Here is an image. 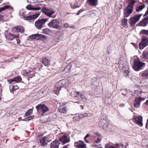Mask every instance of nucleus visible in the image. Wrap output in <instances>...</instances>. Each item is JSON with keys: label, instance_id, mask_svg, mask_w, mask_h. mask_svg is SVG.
<instances>
[{"label": "nucleus", "instance_id": "ddd939ff", "mask_svg": "<svg viewBox=\"0 0 148 148\" xmlns=\"http://www.w3.org/2000/svg\"><path fill=\"white\" fill-rule=\"evenodd\" d=\"M59 140L62 143L63 145H64L70 141L69 138L65 135L60 137Z\"/></svg>", "mask_w": 148, "mask_h": 148}, {"label": "nucleus", "instance_id": "69168bd1", "mask_svg": "<svg viewBox=\"0 0 148 148\" xmlns=\"http://www.w3.org/2000/svg\"><path fill=\"white\" fill-rule=\"evenodd\" d=\"M79 107H80V108H81L82 110H83L84 109V107L82 105H80V106H79Z\"/></svg>", "mask_w": 148, "mask_h": 148}, {"label": "nucleus", "instance_id": "e433bc0d", "mask_svg": "<svg viewBox=\"0 0 148 148\" xmlns=\"http://www.w3.org/2000/svg\"><path fill=\"white\" fill-rule=\"evenodd\" d=\"M127 20L126 18H123L121 22L123 26H125L127 25Z\"/></svg>", "mask_w": 148, "mask_h": 148}, {"label": "nucleus", "instance_id": "4c0bfd02", "mask_svg": "<svg viewBox=\"0 0 148 148\" xmlns=\"http://www.w3.org/2000/svg\"><path fill=\"white\" fill-rule=\"evenodd\" d=\"M140 33L148 36V30H142L140 31Z\"/></svg>", "mask_w": 148, "mask_h": 148}, {"label": "nucleus", "instance_id": "e2e57ef3", "mask_svg": "<svg viewBox=\"0 0 148 148\" xmlns=\"http://www.w3.org/2000/svg\"><path fill=\"white\" fill-rule=\"evenodd\" d=\"M82 11L81 10H79L78 11V13H77V15H79L80 13L82 12Z\"/></svg>", "mask_w": 148, "mask_h": 148}, {"label": "nucleus", "instance_id": "c85d7f7f", "mask_svg": "<svg viewBox=\"0 0 148 148\" xmlns=\"http://www.w3.org/2000/svg\"><path fill=\"white\" fill-rule=\"evenodd\" d=\"M135 2V0H130L129 5L127 6L128 7H129L130 8L132 9Z\"/></svg>", "mask_w": 148, "mask_h": 148}, {"label": "nucleus", "instance_id": "8fccbe9b", "mask_svg": "<svg viewBox=\"0 0 148 148\" xmlns=\"http://www.w3.org/2000/svg\"><path fill=\"white\" fill-rule=\"evenodd\" d=\"M129 73V71L127 70H126L124 71V75L126 77H127L128 76V74Z\"/></svg>", "mask_w": 148, "mask_h": 148}, {"label": "nucleus", "instance_id": "ea45409f", "mask_svg": "<svg viewBox=\"0 0 148 148\" xmlns=\"http://www.w3.org/2000/svg\"><path fill=\"white\" fill-rule=\"evenodd\" d=\"M32 112V109H29L27 110L25 113V115L26 116H27L29 115Z\"/></svg>", "mask_w": 148, "mask_h": 148}, {"label": "nucleus", "instance_id": "a18cd8bd", "mask_svg": "<svg viewBox=\"0 0 148 148\" xmlns=\"http://www.w3.org/2000/svg\"><path fill=\"white\" fill-rule=\"evenodd\" d=\"M14 44L15 45H16V44H19L20 43V40L18 38H17L14 41Z\"/></svg>", "mask_w": 148, "mask_h": 148}, {"label": "nucleus", "instance_id": "58836bf2", "mask_svg": "<svg viewBox=\"0 0 148 148\" xmlns=\"http://www.w3.org/2000/svg\"><path fill=\"white\" fill-rule=\"evenodd\" d=\"M6 17V15H0V20L2 21H5L7 19L5 18V17Z\"/></svg>", "mask_w": 148, "mask_h": 148}, {"label": "nucleus", "instance_id": "0e129e2a", "mask_svg": "<svg viewBox=\"0 0 148 148\" xmlns=\"http://www.w3.org/2000/svg\"><path fill=\"white\" fill-rule=\"evenodd\" d=\"M70 5L71 6V8L73 9H74V5L73 4H71Z\"/></svg>", "mask_w": 148, "mask_h": 148}, {"label": "nucleus", "instance_id": "2eb2a0df", "mask_svg": "<svg viewBox=\"0 0 148 148\" xmlns=\"http://www.w3.org/2000/svg\"><path fill=\"white\" fill-rule=\"evenodd\" d=\"M132 12V9L127 7L124 10V16L125 17H128Z\"/></svg>", "mask_w": 148, "mask_h": 148}, {"label": "nucleus", "instance_id": "79ce46f5", "mask_svg": "<svg viewBox=\"0 0 148 148\" xmlns=\"http://www.w3.org/2000/svg\"><path fill=\"white\" fill-rule=\"evenodd\" d=\"M82 94L79 92H77L75 93V97L80 98Z\"/></svg>", "mask_w": 148, "mask_h": 148}, {"label": "nucleus", "instance_id": "680f3d73", "mask_svg": "<svg viewBox=\"0 0 148 148\" xmlns=\"http://www.w3.org/2000/svg\"><path fill=\"white\" fill-rule=\"evenodd\" d=\"M79 116V117L80 119L81 118H84L83 117V114H81Z\"/></svg>", "mask_w": 148, "mask_h": 148}, {"label": "nucleus", "instance_id": "338daca9", "mask_svg": "<svg viewBox=\"0 0 148 148\" xmlns=\"http://www.w3.org/2000/svg\"><path fill=\"white\" fill-rule=\"evenodd\" d=\"M145 104L146 105L148 106V100H147L146 102L145 103Z\"/></svg>", "mask_w": 148, "mask_h": 148}, {"label": "nucleus", "instance_id": "864d4df0", "mask_svg": "<svg viewBox=\"0 0 148 148\" xmlns=\"http://www.w3.org/2000/svg\"><path fill=\"white\" fill-rule=\"evenodd\" d=\"M34 117V116H29L27 118V120L28 121L30 120L31 119H32Z\"/></svg>", "mask_w": 148, "mask_h": 148}, {"label": "nucleus", "instance_id": "774afa93", "mask_svg": "<svg viewBox=\"0 0 148 148\" xmlns=\"http://www.w3.org/2000/svg\"><path fill=\"white\" fill-rule=\"evenodd\" d=\"M61 148H68L67 146L66 145H65V146H63Z\"/></svg>", "mask_w": 148, "mask_h": 148}, {"label": "nucleus", "instance_id": "6ab92c4d", "mask_svg": "<svg viewBox=\"0 0 148 148\" xmlns=\"http://www.w3.org/2000/svg\"><path fill=\"white\" fill-rule=\"evenodd\" d=\"M148 23V16L144 18L142 21L139 23V25L140 26L145 27L146 26Z\"/></svg>", "mask_w": 148, "mask_h": 148}, {"label": "nucleus", "instance_id": "bf43d9fd", "mask_svg": "<svg viewBox=\"0 0 148 148\" xmlns=\"http://www.w3.org/2000/svg\"><path fill=\"white\" fill-rule=\"evenodd\" d=\"M147 15H148V8H147V11L146 12L145 14L143 16H145Z\"/></svg>", "mask_w": 148, "mask_h": 148}, {"label": "nucleus", "instance_id": "f704fd0d", "mask_svg": "<svg viewBox=\"0 0 148 148\" xmlns=\"http://www.w3.org/2000/svg\"><path fill=\"white\" fill-rule=\"evenodd\" d=\"M119 67L120 69H123L124 67L123 61L122 60H120L119 62Z\"/></svg>", "mask_w": 148, "mask_h": 148}, {"label": "nucleus", "instance_id": "7ed1b4c3", "mask_svg": "<svg viewBox=\"0 0 148 148\" xmlns=\"http://www.w3.org/2000/svg\"><path fill=\"white\" fill-rule=\"evenodd\" d=\"M48 21V19L43 18L39 19L35 23V27L39 29H41L45 26L46 23Z\"/></svg>", "mask_w": 148, "mask_h": 148}, {"label": "nucleus", "instance_id": "5fc2aeb1", "mask_svg": "<svg viewBox=\"0 0 148 148\" xmlns=\"http://www.w3.org/2000/svg\"><path fill=\"white\" fill-rule=\"evenodd\" d=\"M69 92V93L70 92V95L71 96L73 95V94L74 93V91H73V90H70Z\"/></svg>", "mask_w": 148, "mask_h": 148}, {"label": "nucleus", "instance_id": "a878e982", "mask_svg": "<svg viewBox=\"0 0 148 148\" xmlns=\"http://www.w3.org/2000/svg\"><path fill=\"white\" fill-rule=\"evenodd\" d=\"M140 103L138 99V98L136 97L134 102V107L137 108L139 107L140 105Z\"/></svg>", "mask_w": 148, "mask_h": 148}, {"label": "nucleus", "instance_id": "b1692460", "mask_svg": "<svg viewBox=\"0 0 148 148\" xmlns=\"http://www.w3.org/2000/svg\"><path fill=\"white\" fill-rule=\"evenodd\" d=\"M40 62L45 66H48L50 64L49 61L46 58H43L41 59Z\"/></svg>", "mask_w": 148, "mask_h": 148}, {"label": "nucleus", "instance_id": "c756f323", "mask_svg": "<svg viewBox=\"0 0 148 148\" xmlns=\"http://www.w3.org/2000/svg\"><path fill=\"white\" fill-rule=\"evenodd\" d=\"M18 87L16 85L14 86L12 85L10 86V89L11 92H13L15 90L18 89Z\"/></svg>", "mask_w": 148, "mask_h": 148}, {"label": "nucleus", "instance_id": "f8f14e48", "mask_svg": "<svg viewBox=\"0 0 148 148\" xmlns=\"http://www.w3.org/2000/svg\"><path fill=\"white\" fill-rule=\"evenodd\" d=\"M75 146L77 148H88L86 147V145L81 140L75 142Z\"/></svg>", "mask_w": 148, "mask_h": 148}, {"label": "nucleus", "instance_id": "4d7b16f0", "mask_svg": "<svg viewBox=\"0 0 148 148\" xmlns=\"http://www.w3.org/2000/svg\"><path fill=\"white\" fill-rule=\"evenodd\" d=\"M90 12L91 14L92 13V14H95L97 12V11H96V10H93L91 11Z\"/></svg>", "mask_w": 148, "mask_h": 148}, {"label": "nucleus", "instance_id": "37998d69", "mask_svg": "<svg viewBox=\"0 0 148 148\" xmlns=\"http://www.w3.org/2000/svg\"><path fill=\"white\" fill-rule=\"evenodd\" d=\"M31 5L29 4L26 7V8L28 10H33V7Z\"/></svg>", "mask_w": 148, "mask_h": 148}, {"label": "nucleus", "instance_id": "473e14b6", "mask_svg": "<svg viewBox=\"0 0 148 148\" xmlns=\"http://www.w3.org/2000/svg\"><path fill=\"white\" fill-rule=\"evenodd\" d=\"M36 34L32 35V36H30L29 37V40H37V36L36 35Z\"/></svg>", "mask_w": 148, "mask_h": 148}, {"label": "nucleus", "instance_id": "a19ab883", "mask_svg": "<svg viewBox=\"0 0 148 148\" xmlns=\"http://www.w3.org/2000/svg\"><path fill=\"white\" fill-rule=\"evenodd\" d=\"M10 8L9 5L5 6L2 8H0V12L2 11L5 10L6 9H8Z\"/></svg>", "mask_w": 148, "mask_h": 148}, {"label": "nucleus", "instance_id": "72a5a7b5", "mask_svg": "<svg viewBox=\"0 0 148 148\" xmlns=\"http://www.w3.org/2000/svg\"><path fill=\"white\" fill-rule=\"evenodd\" d=\"M13 80L14 82H19L21 81L22 79L21 77L18 76L14 78Z\"/></svg>", "mask_w": 148, "mask_h": 148}, {"label": "nucleus", "instance_id": "603ef678", "mask_svg": "<svg viewBox=\"0 0 148 148\" xmlns=\"http://www.w3.org/2000/svg\"><path fill=\"white\" fill-rule=\"evenodd\" d=\"M80 120L79 116H75V121H79Z\"/></svg>", "mask_w": 148, "mask_h": 148}, {"label": "nucleus", "instance_id": "49530a36", "mask_svg": "<svg viewBox=\"0 0 148 148\" xmlns=\"http://www.w3.org/2000/svg\"><path fill=\"white\" fill-rule=\"evenodd\" d=\"M90 136V135L89 134H87L86 135V136H85V137L84 138V140L86 143H89V142L88 140H87L86 138Z\"/></svg>", "mask_w": 148, "mask_h": 148}, {"label": "nucleus", "instance_id": "13d9d810", "mask_svg": "<svg viewBox=\"0 0 148 148\" xmlns=\"http://www.w3.org/2000/svg\"><path fill=\"white\" fill-rule=\"evenodd\" d=\"M13 82H14V81L13 80V78L11 79H10L8 80V82L10 84L12 83Z\"/></svg>", "mask_w": 148, "mask_h": 148}, {"label": "nucleus", "instance_id": "1a4fd4ad", "mask_svg": "<svg viewBox=\"0 0 148 148\" xmlns=\"http://www.w3.org/2000/svg\"><path fill=\"white\" fill-rule=\"evenodd\" d=\"M148 45V38L146 37H144L140 43L139 44V48L143 49V48Z\"/></svg>", "mask_w": 148, "mask_h": 148}, {"label": "nucleus", "instance_id": "aec40b11", "mask_svg": "<svg viewBox=\"0 0 148 148\" xmlns=\"http://www.w3.org/2000/svg\"><path fill=\"white\" fill-rule=\"evenodd\" d=\"M6 38L8 40H12L14 38H16L17 35H13L10 33H8L5 36Z\"/></svg>", "mask_w": 148, "mask_h": 148}, {"label": "nucleus", "instance_id": "412c9836", "mask_svg": "<svg viewBox=\"0 0 148 148\" xmlns=\"http://www.w3.org/2000/svg\"><path fill=\"white\" fill-rule=\"evenodd\" d=\"M142 78L144 79H148V70H146L140 73Z\"/></svg>", "mask_w": 148, "mask_h": 148}, {"label": "nucleus", "instance_id": "c03bdc74", "mask_svg": "<svg viewBox=\"0 0 148 148\" xmlns=\"http://www.w3.org/2000/svg\"><path fill=\"white\" fill-rule=\"evenodd\" d=\"M80 98L82 99V100L84 101H86L87 99L85 97V96L82 94V95H81V97Z\"/></svg>", "mask_w": 148, "mask_h": 148}, {"label": "nucleus", "instance_id": "052dcab7", "mask_svg": "<svg viewBox=\"0 0 148 148\" xmlns=\"http://www.w3.org/2000/svg\"><path fill=\"white\" fill-rule=\"evenodd\" d=\"M69 26L68 23H66L64 25V27H67Z\"/></svg>", "mask_w": 148, "mask_h": 148}, {"label": "nucleus", "instance_id": "de8ad7c7", "mask_svg": "<svg viewBox=\"0 0 148 148\" xmlns=\"http://www.w3.org/2000/svg\"><path fill=\"white\" fill-rule=\"evenodd\" d=\"M138 98L139 101L141 103V102L145 100L146 98L145 97H137Z\"/></svg>", "mask_w": 148, "mask_h": 148}, {"label": "nucleus", "instance_id": "9d476101", "mask_svg": "<svg viewBox=\"0 0 148 148\" xmlns=\"http://www.w3.org/2000/svg\"><path fill=\"white\" fill-rule=\"evenodd\" d=\"M133 121L136 123L140 126H142L143 125L142 122L143 118L142 116H134L133 118Z\"/></svg>", "mask_w": 148, "mask_h": 148}, {"label": "nucleus", "instance_id": "c9c22d12", "mask_svg": "<svg viewBox=\"0 0 148 148\" xmlns=\"http://www.w3.org/2000/svg\"><path fill=\"white\" fill-rule=\"evenodd\" d=\"M102 136L98 137L97 140H95L94 142L93 143H99L101 142V139H102Z\"/></svg>", "mask_w": 148, "mask_h": 148}, {"label": "nucleus", "instance_id": "0eeeda50", "mask_svg": "<svg viewBox=\"0 0 148 148\" xmlns=\"http://www.w3.org/2000/svg\"><path fill=\"white\" fill-rule=\"evenodd\" d=\"M99 125L103 129H106L108 126V119L104 118L100 119L99 123Z\"/></svg>", "mask_w": 148, "mask_h": 148}, {"label": "nucleus", "instance_id": "5701e85b", "mask_svg": "<svg viewBox=\"0 0 148 148\" xmlns=\"http://www.w3.org/2000/svg\"><path fill=\"white\" fill-rule=\"evenodd\" d=\"M36 35L37 36V40H41L42 41H44L47 39V36L42 34H37Z\"/></svg>", "mask_w": 148, "mask_h": 148}, {"label": "nucleus", "instance_id": "f03ea898", "mask_svg": "<svg viewBox=\"0 0 148 148\" xmlns=\"http://www.w3.org/2000/svg\"><path fill=\"white\" fill-rule=\"evenodd\" d=\"M69 84L68 80L63 79L57 83L54 88V92L57 95H58L60 90V88L66 87Z\"/></svg>", "mask_w": 148, "mask_h": 148}, {"label": "nucleus", "instance_id": "6e6d98bb", "mask_svg": "<svg viewBox=\"0 0 148 148\" xmlns=\"http://www.w3.org/2000/svg\"><path fill=\"white\" fill-rule=\"evenodd\" d=\"M83 114L84 117H87L88 115V114L87 113H84V114Z\"/></svg>", "mask_w": 148, "mask_h": 148}, {"label": "nucleus", "instance_id": "f257e3e1", "mask_svg": "<svg viewBox=\"0 0 148 148\" xmlns=\"http://www.w3.org/2000/svg\"><path fill=\"white\" fill-rule=\"evenodd\" d=\"M40 10H41L43 13L49 17L54 18L56 16V15H52L53 14L55 13V11L50 9L46 7H43L42 9L39 7H33V10L38 11Z\"/></svg>", "mask_w": 148, "mask_h": 148}, {"label": "nucleus", "instance_id": "2f4dec72", "mask_svg": "<svg viewBox=\"0 0 148 148\" xmlns=\"http://www.w3.org/2000/svg\"><path fill=\"white\" fill-rule=\"evenodd\" d=\"M32 69L31 68L27 69L25 70H23L22 72V73L23 75H25L26 74H27L28 73L32 71Z\"/></svg>", "mask_w": 148, "mask_h": 148}, {"label": "nucleus", "instance_id": "6e6552de", "mask_svg": "<svg viewBox=\"0 0 148 148\" xmlns=\"http://www.w3.org/2000/svg\"><path fill=\"white\" fill-rule=\"evenodd\" d=\"M142 14H139L134 16L132 18H130V23L131 25H135L139 20Z\"/></svg>", "mask_w": 148, "mask_h": 148}, {"label": "nucleus", "instance_id": "bb28decb", "mask_svg": "<svg viewBox=\"0 0 148 148\" xmlns=\"http://www.w3.org/2000/svg\"><path fill=\"white\" fill-rule=\"evenodd\" d=\"M47 136H45L42 138L40 140V142L41 145L43 146H45L47 144L46 140H47Z\"/></svg>", "mask_w": 148, "mask_h": 148}, {"label": "nucleus", "instance_id": "4be33fe9", "mask_svg": "<svg viewBox=\"0 0 148 148\" xmlns=\"http://www.w3.org/2000/svg\"><path fill=\"white\" fill-rule=\"evenodd\" d=\"M36 35L37 36V40H41L42 41H44L47 39V36L42 34H37Z\"/></svg>", "mask_w": 148, "mask_h": 148}, {"label": "nucleus", "instance_id": "dca6fc26", "mask_svg": "<svg viewBox=\"0 0 148 148\" xmlns=\"http://www.w3.org/2000/svg\"><path fill=\"white\" fill-rule=\"evenodd\" d=\"M86 3L91 6H96L98 4V0H87Z\"/></svg>", "mask_w": 148, "mask_h": 148}, {"label": "nucleus", "instance_id": "f3484780", "mask_svg": "<svg viewBox=\"0 0 148 148\" xmlns=\"http://www.w3.org/2000/svg\"><path fill=\"white\" fill-rule=\"evenodd\" d=\"M70 66L68 65L64 69L62 72V74L64 77L66 76L69 75L70 73Z\"/></svg>", "mask_w": 148, "mask_h": 148}, {"label": "nucleus", "instance_id": "a211bd4d", "mask_svg": "<svg viewBox=\"0 0 148 148\" xmlns=\"http://www.w3.org/2000/svg\"><path fill=\"white\" fill-rule=\"evenodd\" d=\"M60 144L58 140H55L51 143L50 144L51 148H58Z\"/></svg>", "mask_w": 148, "mask_h": 148}, {"label": "nucleus", "instance_id": "3c124183", "mask_svg": "<svg viewBox=\"0 0 148 148\" xmlns=\"http://www.w3.org/2000/svg\"><path fill=\"white\" fill-rule=\"evenodd\" d=\"M112 146H111L110 144H106L105 146V148H111Z\"/></svg>", "mask_w": 148, "mask_h": 148}, {"label": "nucleus", "instance_id": "393cba45", "mask_svg": "<svg viewBox=\"0 0 148 148\" xmlns=\"http://www.w3.org/2000/svg\"><path fill=\"white\" fill-rule=\"evenodd\" d=\"M145 7V4H142L137 5L136 7V11L138 12H139Z\"/></svg>", "mask_w": 148, "mask_h": 148}, {"label": "nucleus", "instance_id": "4468645a", "mask_svg": "<svg viewBox=\"0 0 148 148\" xmlns=\"http://www.w3.org/2000/svg\"><path fill=\"white\" fill-rule=\"evenodd\" d=\"M12 31L16 32L23 33L24 32V29L22 26H18L17 27H14L12 28Z\"/></svg>", "mask_w": 148, "mask_h": 148}, {"label": "nucleus", "instance_id": "7c9ffc66", "mask_svg": "<svg viewBox=\"0 0 148 148\" xmlns=\"http://www.w3.org/2000/svg\"><path fill=\"white\" fill-rule=\"evenodd\" d=\"M43 32L45 34L49 35L52 33V31L47 28H45L43 29Z\"/></svg>", "mask_w": 148, "mask_h": 148}, {"label": "nucleus", "instance_id": "cd10ccee", "mask_svg": "<svg viewBox=\"0 0 148 148\" xmlns=\"http://www.w3.org/2000/svg\"><path fill=\"white\" fill-rule=\"evenodd\" d=\"M66 110V107L63 106L59 107L58 109V110L60 112L63 113L65 112Z\"/></svg>", "mask_w": 148, "mask_h": 148}, {"label": "nucleus", "instance_id": "423d86ee", "mask_svg": "<svg viewBox=\"0 0 148 148\" xmlns=\"http://www.w3.org/2000/svg\"><path fill=\"white\" fill-rule=\"evenodd\" d=\"M48 25L51 28L57 29L60 27L59 22L56 19H53L48 24Z\"/></svg>", "mask_w": 148, "mask_h": 148}, {"label": "nucleus", "instance_id": "20e7f679", "mask_svg": "<svg viewBox=\"0 0 148 148\" xmlns=\"http://www.w3.org/2000/svg\"><path fill=\"white\" fill-rule=\"evenodd\" d=\"M38 114H43L49 110L48 107L44 104H40L36 106Z\"/></svg>", "mask_w": 148, "mask_h": 148}, {"label": "nucleus", "instance_id": "39448f33", "mask_svg": "<svg viewBox=\"0 0 148 148\" xmlns=\"http://www.w3.org/2000/svg\"><path fill=\"white\" fill-rule=\"evenodd\" d=\"M145 65V63L140 62L138 59H135L134 60L133 68L134 70L138 71Z\"/></svg>", "mask_w": 148, "mask_h": 148}, {"label": "nucleus", "instance_id": "9b49d317", "mask_svg": "<svg viewBox=\"0 0 148 148\" xmlns=\"http://www.w3.org/2000/svg\"><path fill=\"white\" fill-rule=\"evenodd\" d=\"M40 14V13L39 12H38L33 15L27 16H23V17L24 20L28 21L36 18L39 16Z\"/></svg>", "mask_w": 148, "mask_h": 148}, {"label": "nucleus", "instance_id": "09e8293b", "mask_svg": "<svg viewBox=\"0 0 148 148\" xmlns=\"http://www.w3.org/2000/svg\"><path fill=\"white\" fill-rule=\"evenodd\" d=\"M93 134L97 136V137L101 136L100 134L97 132H95L93 133Z\"/></svg>", "mask_w": 148, "mask_h": 148}]
</instances>
